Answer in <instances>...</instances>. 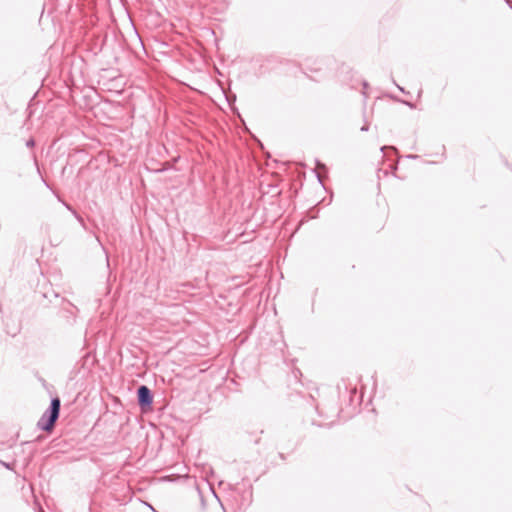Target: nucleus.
<instances>
[{
  "label": "nucleus",
  "instance_id": "obj_6",
  "mask_svg": "<svg viewBox=\"0 0 512 512\" xmlns=\"http://www.w3.org/2000/svg\"><path fill=\"white\" fill-rule=\"evenodd\" d=\"M2 464H3L6 468H8V469L10 468V465H9L8 463H4V462H2Z\"/></svg>",
  "mask_w": 512,
  "mask_h": 512
},
{
  "label": "nucleus",
  "instance_id": "obj_8",
  "mask_svg": "<svg viewBox=\"0 0 512 512\" xmlns=\"http://www.w3.org/2000/svg\"><path fill=\"white\" fill-rule=\"evenodd\" d=\"M363 86H364V88H366L368 86L367 82H364Z\"/></svg>",
  "mask_w": 512,
  "mask_h": 512
},
{
  "label": "nucleus",
  "instance_id": "obj_1",
  "mask_svg": "<svg viewBox=\"0 0 512 512\" xmlns=\"http://www.w3.org/2000/svg\"><path fill=\"white\" fill-rule=\"evenodd\" d=\"M61 401L58 397H54L50 401L49 407L37 422V427L43 431L51 432L59 418Z\"/></svg>",
  "mask_w": 512,
  "mask_h": 512
},
{
  "label": "nucleus",
  "instance_id": "obj_4",
  "mask_svg": "<svg viewBox=\"0 0 512 512\" xmlns=\"http://www.w3.org/2000/svg\"><path fill=\"white\" fill-rule=\"evenodd\" d=\"M26 145H27L28 147H33V146L35 145V142H34V140H33V139H29V140L27 141Z\"/></svg>",
  "mask_w": 512,
  "mask_h": 512
},
{
  "label": "nucleus",
  "instance_id": "obj_2",
  "mask_svg": "<svg viewBox=\"0 0 512 512\" xmlns=\"http://www.w3.org/2000/svg\"><path fill=\"white\" fill-rule=\"evenodd\" d=\"M137 400L138 405L141 409L151 407L153 403V394L146 385H140L137 389Z\"/></svg>",
  "mask_w": 512,
  "mask_h": 512
},
{
  "label": "nucleus",
  "instance_id": "obj_7",
  "mask_svg": "<svg viewBox=\"0 0 512 512\" xmlns=\"http://www.w3.org/2000/svg\"><path fill=\"white\" fill-rule=\"evenodd\" d=\"M416 155H408V158H416Z\"/></svg>",
  "mask_w": 512,
  "mask_h": 512
},
{
  "label": "nucleus",
  "instance_id": "obj_5",
  "mask_svg": "<svg viewBox=\"0 0 512 512\" xmlns=\"http://www.w3.org/2000/svg\"><path fill=\"white\" fill-rule=\"evenodd\" d=\"M368 130V126L367 125H364L362 128H361V131H367Z\"/></svg>",
  "mask_w": 512,
  "mask_h": 512
},
{
  "label": "nucleus",
  "instance_id": "obj_3",
  "mask_svg": "<svg viewBox=\"0 0 512 512\" xmlns=\"http://www.w3.org/2000/svg\"><path fill=\"white\" fill-rule=\"evenodd\" d=\"M386 149H391V150H393V151H395V152L397 151V150H396V148H395V147H392V146H390V147H388V146H383V147H381V149H380V150H381L382 152H384Z\"/></svg>",
  "mask_w": 512,
  "mask_h": 512
}]
</instances>
